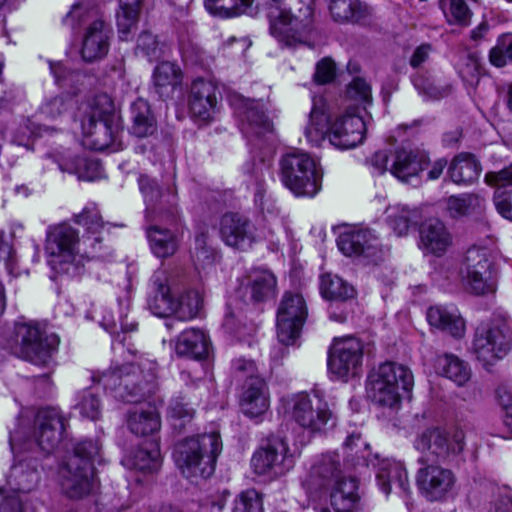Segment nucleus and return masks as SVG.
I'll return each mask as SVG.
<instances>
[{"label": "nucleus", "mask_w": 512, "mask_h": 512, "mask_svg": "<svg viewBox=\"0 0 512 512\" xmlns=\"http://www.w3.org/2000/svg\"><path fill=\"white\" fill-rule=\"evenodd\" d=\"M230 103L242 121L240 129L243 135L245 137L254 136L256 133V128L253 127V118L256 115L254 101L235 94L230 96Z\"/></svg>", "instance_id": "obj_47"}, {"label": "nucleus", "mask_w": 512, "mask_h": 512, "mask_svg": "<svg viewBox=\"0 0 512 512\" xmlns=\"http://www.w3.org/2000/svg\"><path fill=\"white\" fill-rule=\"evenodd\" d=\"M420 244L424 252L440 257L452 244V236L442 221L429 219L420 227Z\"/></svg>", "instance_id": "obj_28"}, {"label": "nucleus", "mask_w": 512, "mask_h": 512, "mask_svg": "<svg viewBox=\"0 0 512 512\" xmlns=\"http://www.w3.org/2000/svg\"><path fill=\"white\" fill-rule=\"evenodd\" d=\"M59 169L63 172L77 174L79 178L86 177L84 170L96 167L97 163L81 157L62 159L58 163Z\"/></svg>", "instance_id": "obj_60"}, {"label": "nucleus", "mask_w": 512, "mask_h": 512, "mask_svg": "<svg viewBox=\"0 0 512 512\" xmlns=\"http://www.w3.org/2000/svg\"><path fill=\"white\" fill-rule=\"evenodd\" d=\"M416 90L427 100H439L449 93L447 87H438L430 79L418 77L413 80Z\"/></svg>", "instance_id": "obj_58"}, {"label": "nucleus", "mask_w": 512, "mask_h": 512, "mask_svg": "<svg viewBox=\"0 0 512 512\" xmlns=\"http://www.w3.org/2000/svg\"><path fill=\"white\" fill-rule=\"evenodd\" d=\"M168 47L164 42L158 40L156 35L145 31L138 39L135 52L137 55L147 58L149 61H155L165 56Z\"/></svg>", "instance_id": "obj_46"}, {"label": "nucleus", "mask_w": 512, "mask_h": 512, "mask_svg": "<svg viewBox=\"0 0 512 512\" xmlns=\"http://www.w3.org/2000/svg\"><path fill=\"white\" fill-rule=\"evenodd\" d=\"M477 200L478 197L472 194L452 195L447 199V210L452 217H461L469 211L473 202Z\"/></svg>", "instance_id": "obj_57"}, {"label": "nucleus", "mask_w": 512, "mask_h": 512, "mask_svg": "<svg viewBox=\"0 0 512 512\" xmlns=\"http://www.w3.org/2000/svg\"><path fill=\"white\" fill-rule=\"evenodd\" d=\"M512 61V34H503L498 37L496 45L489 52L490 63L498 68L504 67Z\"/></svg>", "instance_id": "obj_52"}, {"label": "nucleus", "mask_w": 512, "mask_h": 512, "mask_svg": "<svg viewBox=\"0 0 512 512\" xmlns=\"http://www.w3.org/2000/svg\"><path fill=\"white\" fill-rule=\"evenodd\" d=\"M280 171L283 184L296 196L313 197L321 189L322 174L308 153L295 150L285 154Z\"/></svg>", "instance_id": "obj_7"}, {"label": "nucleus", "mask_w": 512, "mask_h": 512, "mask_svg": "<svg viewBox=\"0 0 512 512\" xmlns=\"http://www.w3.org/2000/svg\"><path fill=\"white\" fill-rule=\"evenodd\" d=\"M83 136L91 149L117 151L121 144L116 142L119 133V117L115 104L107 93L97 94L89 104L81 120Z\"/></svg>", "instance_id": "obj_2"}, {"label": "nucleus", "mask_w": 512, "mask_h": 512, "mask_svg": "<svg viewBox=\"0 0 512 512\" xmlns=\"http://www.w3.org/2000/svg\"><path fill=\"white\" fill-rule=\"evenodd\" d=\"M18 355L36 365H45L56 352L59 338L56 334H46L32 323L17 327Z\"/></svg>", "instance_id": "obj_18"}, {"label": "nucleus", "mask_w": 512, "mask_h": 512, "mask_svg": "<svg viewBox=\"0 0 512 512\" xmlns=\"http://www.w3.org/2000/svg\"><path fill=\"white\" fill-rule=\"evenodd\" d=\"M92 20L88 7L83 3L77 2L72 5L70 11L63 18V24L72 30H76L81 26H87Z\"/></svg>", "instance_id": "obj_56"}, {"label": "nucleus", "mask_w": 512, "mask_h": 512, "mask_svg": "<svg viewBox=\"0 0 512 512\" xmlns=\"http://www.w3.org/2000/svg\"><path fill=\"white\" fill-rule=\"evenodd\" d=\"M262 142L265 157H272L275 153L278 138L273 123L263 114L258 112V148Z\"/></svg>", "instance_id": "obj_50"}, {"label": "nucleus", "mask_w": 512, "mask_h": 512, "mask_svg": "<svg viewBox=\"0 0 512 512\" xmlns=\"http://www.w3.org/2000/svg\"><path fill=\"white\" fill-rule=\"evenodd\" d=\"M366 124L363 118L350 111L330 122L328 115L314 102L305 128L308 139L328 136L330 143L341 150L351 149L364 140Z\"/></svg>", "instance_id": "obj_3"}, {"label": "nucleus", "mask_w": 512, "mask_h": 512, "mask_svg": "<svg viewBox=\"0 0 512 512\" xmlns=\"http://www.w3.org/2000/svg\"><path fill=\"white\" fill-rule=\"evenodd\" d=\"M481 172V165L473 154L460 153L456 155L447 168V176L455 184H471L476 181Z\"/></svg>", "instance_id": "obj_35"}, {"label": "nucleus", "mask_w": 512, "mask_h": 512, "mask_svg": "<svg viewBox=\"0 0 512 512\" xmlns=\"http://www.w3.org/2000/svg\"><path fill=\"white\" fill-rule=\"evenodd\" d=\"M419 220L420 212L416 208L396 205L387 210V223L398 236L406 235L411 227L419 223Z\"/></svg>", "instance_id": "obj_41"}, {"label": "nucleus", "mask_w": 512, "mask_h": 512, "mask_svg": "<svg viewBox=\"0 0 512 512\" xmlns=\"http://www.w3.org/2000/svg\"><path fill=\"white\" fill-rule=\"evenodd\" d=\"M491 500L479 508V512H512V497L500 488L490 486Z\"/></svg>", "instance_id": "obj_53"}, {"label": "nucleus", "mask_w": 512, "mask_h": 512, "mask_svg": "<svg viewBox=\"0 0 512 512\" xmlns=\"http://www.w3.org/2000/svg\"><path fill=\"white\" fill-rule=\"evenodd\" d=\"M76 408L82 416L91 420L98 419L101 413V401L97 392L92 388L83 390L78 395Z\"/></svg>", "instance_id": "obj_51"}, {"label": "nucleus", "mask_w": 512, "mask_h": 512, "mask_svg": "<svg viewBox=\"0 0 512 512\" xmlns=\"http://www.w3.org/2000/svg\"><path fill=\"white\" fill-rule=\"evenodd\" d=\"M127 425L133 434L146 436L160 430L161 420L155 408H140L129 412Z\"/></svg>", "instance_id": "obj_39"}, {"label": "nucleus", "mask_w": 512, "mask_h": 512, "mask_svg": "<svg viewBox=\"0 0 512 512\" xmlns=\"http://www.w3.org/2000/svg\"><path fill=\"white\" fill-rule=\"evenodd\" d=\"M111 35V28L103 19L90 21L82 35L80 53L83 60L93 62L105 57L109 51Z\"/></svg>", "instance_id": "obj_26"}, {"label": "nucleus", "mask_w": 512, "mask_h": 512, "mask_svg": "<svg viewBox=\"0 0 512 512\" xmlns=\"http://www.w3.org/2000/svg\"><path fill=\"white\" fill-rule=\"evenodd\" d=\"M414 385L411 370L395 362H385L369 374L367 391L373 402L384 407H395L400 403L399 389L409 393Z\"/></svg>", "instance_id": "obj_6"}, {"label": "nucleus", "mask_w": 512, "mask_h": 512, "mask_svg": "<svg viewBox=\"0 0 512 512\" xmlns=\"http://www.w3.org/2000/svg\"><path fill=\"white\" fill-rule=\"evenodd\" d=\"M308 309L299 293L285 292L276 316L277 338L284 345H293L300 337Z\"/></svg>", "instance_id": "obj_17"}, {"label": "nucleus", "mask_w": 512, "mask_h": 512, "mask_svg": "<svg viewBox=\"0 0 512 512\" xmlns=\"http://www.w3.org/2000/svg\"><path fill=\"white\" fill-rule=\"evenodd\" d=\"M456 476L451 469L427 464L418 469L416 484L421 495L430 502L443 501L452 493Z\"/></svg>", "instance_id": "obj_22"}, {"label": "nucleus", "mask_w": 512, "mask_h": 512, "mask_svg": "<svg viewBox=\"0 0 512 512\" xmlns=\"http://www.w3.org/2000/svg\"><path fill=\"white\" fill-rule=\"evenodd\" d=\"M358 480L355 477H343L329 489L330 504L335 512H357L360 508Z\"/></svg>", "instance_id": "obj_29"}, {"label": "nucleus", "mask_w": 512, "mask_h": 512, "mask_svg": "<svg viewBox=\"0 0 512 512\" xmlns=\"http://www.w3.org/2000/svg\"><path fill=\"white\" fill-rule=\"evenodd\" d=\"M336 76V65L332 58L324 57L317 62L313 79L317 84L332 82Z\"/></svg>", "instance_id": "obj_59"}, {"label": "nucleus", "mask_w": 512, "mask_h": 512, "mask_svg": "<svg viewBox=\"0 0 512 512\" xmlns=\"http://www.w3.org/2000/svg\"><path fill=\"white\" fill-rule=\"evenodd\" d=\"M248 221L236 214H225L220 223L221 237L231 247L245 250L252 246V239L247 232Z\"/></svg>", "instance_id": "obj_31"}, {"label": "nucleus", "mask_w": 512, "mask_h": 512, "mask_svg": "<svg viewBox=\"0 0 512 512\" xmlns=\"http://www.w3.org/2000/svg\"><path fill=\"white\" fill-rule=\"evenodd\" d=\"M188 104L194 118L203 123L211 122L217 114V86L210 80L195 79L191 84Z\"/></svg>", "instance_id": "obj_25"}, {"label": "nucleus", "mask_w": 512, "mask_h": 512, "mask_svg": "<svg viewBox=\"0 0 512 512\" xmlns=\"http://www.w3.org/2000/svg\"><path fill=\"white\" fill-rule=\"evenodd\" d=\"M329 12L338 23H358L368 16V7L359 0H331Z\"/></svg>", "instance_id": "obj_38"}, {"label": "nucleus", "mask_w": 512, "mask_h": 512, "mask_svg": "<svg viewBox=\"0 0 512 512\" xmlns=\"http://www.w3.org/2000/svg\"><path fill=\"white\" fill-rule=\"evenodd\" d=\"M363 342L349 336L334 339L328 350L327 367L338 379L347 382L362 372Z\"/></svg>", "instance_id": "obj_15"}, {"label": "nucleus", "mask_w": 512, "mask_h": 512, "mask_svg": "<svg viewBox=\"0 0 512 512\" xmlns=\"http://www.w3.org/2000/svg\"><path fill=\"white\" fill-rule=\"evenodd\" d=\"M237 381H243L239 392V409L243 415L253 419L256 416V365L254 361L237 359L234 362Z\"/></svg>", "instance_id": "obj_27"}, {"label": "nucleus", "mask_w": 512, "mask_h": 512, "mask_svg": "<svg viewBox=\"0 0 512 512\" xmlns=\"http://www.w3.org/2000/svg\"><path fill=\"white\" fill-rule=\"evenodd\" d=\"M376 481L380 489L388 495L392 485L400 490H409L408 475L402 463L397 461L383 462L377 472Z\"/></svg>", "instance_id": "obj_36"}, {"label": "nucleus", "mask_w": 512, "mask_h": 512, "mask_svg": "<svg viewBox=\"0 0 512 512\" xmlns=\"http://www.w3.org/2000/svg\"><path fill=\"white\" fill-rule=\"evenodd\" d=\"M512 345V328L507 320H495L488 326L478 327L473 340V351L484 365L503 358Z\"/></svg>", "instance_id": "obj_13"}, {"label": "nucleus", "mask_w": 512, "mask_h": 512, "mask_svg": "<svg viewBox=\"0 0 512 512\" xmlns=\"http://www.w3.org/2000/svg\"><path fill=\"white\" fill-rule=\"evenodd\" d=\"M129 468L144 473H153L160 468L161 455L156 443H150L149 447H143L135 451L126 459Z\"/></svg>", "instance_id": "obj_43"}, {"label": "nucleus", "mask_w": 512, "mask_h": 512, "mask_svg": "<svg viewBox=\"0 0 512 512\" xmlns=\"http://www.w3.org/2000/svg\"><path fill=\"white\" fill-rule=\"evenodd\" d=\"M209 339L200 329H186L179 334L175 343V353L180 357L202 359L208 355Z\"/></svg>", "instance_id": "obj_34"}, {"label": "nucleus", "mask_w": 512, "mask_h": 512, "mask_svg": "<svg viewBox=\"0 0 512 512\" xmlns=\"http://www.w3.org/2000/svg\"><path fill=\"white\" fill-rule=\"evenodd\" d=\"M494 203L497 211L512 221V184L507 188H496Z\"/></svg>", "instance_id": "obj_62"}, {"label": "nucleus", "mask_w": 512, "mask_h": 512, "mask_svg": "<svg viewBox=\"0 0 512 512\" xmlns=\"http://www.w3.org/2000/svg\"><path fill=\"white\" fill-rule=\"evenodd\" d=\"M277 280L273 272L258 268V301L274 299L277 295Z\"/></svg>", "instance_id": "obj_54"}, {"label": "nucleus", "mask_w": 512, "mask_h": 512, "mask_svg": "<svg viewBox=\"0 0 512 512\" xmlns=\"http://www.w3.org/2000/svg\"><path fill=\"white\" fill-rule=\"evenodd\" d=\"M391 160L389 172L398 180L409 183L429 167L430 153L419 146L401 145L391 152Z\"/></svg>", "instance_id": "obj_21"}, {"label": "nucleus", "mask_w": 512, "mask_h": 512, "mask_svg": "<svg viewBox=\"0 0 512 512\" xmlns=\"http://www.w3.org/2000/svg\"><path fill=\"white\" fill-rule=\"evenodd\" d=\"M321 296L331 302L329 318L339 323L345 322L353 313L357 291L348 281L336 274L325 273L320 276Z\"/></svg>", "instance_id": "obj_19"}, {"label": "nucleus", "mask_w": 512, "mask_h": 512, "mask_svg": "<svg viewBox=\"0 0 512 512\" xmlns=\"http://www.w3.org/2000/svg\"><path fill=\"white\" fill-rule=\"evenodd\" d=\"M414 446L435 461L457 463L464 450L465 434L459 429L429 428L417 436Z\"/></svg>", "instance_id": "obj_11"}, {"label": "nucleus", "mask_w": 512, "mask_h": 512, "mask_svg": "<svg viewBox=\"0 0 512 512\" xmlns=\"http://www.w3.org/2000/svg\"><path fill=\"white\" fill-rule=\"evenodd\" d=\"M497 395L499 403L505 411L503 424L510 433L509 437H512V389L504 386L499 387Z\"/></svg>", "instance_id": "obj_63"}, {"label": "nucleus", "mask_w": 512, "mask_h": 512, "mask_svg": "<svg viewBox=\"0 0 512 512\" xmlns=\"http://www.w3.org/2000/svg\"><path fill=\"white\" fill-rule=\"evenodd\" d=\"M202 299L197 291H187L180 297H176L174 306L175 315L178 319L186 321L195 318L201 308Z\"/></svg>", "instance_id": "obj_49"}, {"label": "nucleus", "mask_w": 512, "mask_h": 512, "mask_svg": "<svg viewBox=\"0 0 512 512\" xmlns=\"http://www.w3.org/2000/svg\"><path fill=\"white\" fill-rule=\"evenodd\" d=\"M492 267L486 249L469 248L460 268L466 289L475 295L494 293L496 278Z\"/></svg>", "instance_id": "obj_16"}, {"label": "nucleus", "mask_w": 512, "mask_h": 512, "mask_svg": "<svg viewBox=\"0 0 512 512\" xmlns=\"http://www.w3.org/2000/svg\"><path fill=\"white\" fill-rule=\"evenodd\" d=\"M156 93L162 98H170L183 82V72L177 63L162 61L157 64L152 74Z\"/></svg>", "instance_id": "obj_30"}, {"label": "nucleus", "mask_w": 512, "mask_h": 512, "mask_svg": "<svg viewBox=\"0 0 512 512\" xmlns=\"http://www.w3.org/2000/svg\"><path fill=\"white\" fill-rule=\"evenodd\" d=\"M294 466L293 455L281 434H269L261 439L258 446V477L263 476L264 482L273 481Z\"/></svg>", "instance_id": "obj_12"}, {"label": "nucleus", "mask_w": 512, "mask_h": 512, "mask_svg": "<svg viewBox=\"0 0 512 512\" xmlns=\"http://www.w3.org/2000/svg\"><path fill=\"white\" fill-rule=\"evenodd\" d=\"M99 446L92 440L78 443L74 454L60 469L63 492L72 499L88 495L95 487L92 459L98 455Z\"/></svg>", "instance_id": "obj_5"}, {"label": "nucleus", "mask_w": 512, "mask_h": 512, "mask_svg": "<svg viewBox=\"0 0 512 512\" xmlns=\"http://www.w3.org/2000/svg\"><path fill=\"white\" fill-rule=\"evenodd\" d=\"M347 96L361 103H369L372 100L371 87L361 77H355L347 87Z\"/></svg>", "instance_id": "obj_61"}, {"label": "nucleus", "mask_w": 512, "mask_h": 512, "mask_svg": "<svg viewBox=\"0 0 512 512\" xmlns=\"http://www.w3.org/2000/svg\"><path fill=\"white\" fill-rule=\"evenodd\" d=\"M427 320L431 326L453 337H461L465 330L464 321L454 306L435 305L430 307L427 311Z\"/></svg>", "instance_id": "obj_33"}, {"label": "nucleus", "mask_w": 512, "mask_h": 512, "mask_svg": "<svg viewBox=\"0 0 512 512\" xmlns=\"http://www.w3.org/2000/svg\"><path fill=\"white\" fill-rule=\"evenodd\" d=\"M45 254L52 270L56 273H69L82 257L78 231L65 223L49 226Z\"/></svg>", "instance_id": "obj_8"}, {"label": "nucleus", "mask_w": 512, "mask_h": 512, "mask_svg": "<svg viewBox=\"0 0 512 512\" xmlns=\"http://www.w3.org/2000/svg\"><path fill=\"white\" fill-rule=\"evenodd\" d=\"M222 442L217 432L187 437L176 445L174 458L187 478H208L214 471Z\"/></svg>", "instance_id": "obj_4"}, {"label": "nucleus", "mask_w": 512, "mask_h": 512, "mask_svg": "<svg viewBox=\"0 0 512 512\" xmlns=\"http://www.w3.org/2000/svg\"><path fill=\"white\" fill-rule=\"evenodd\" d=\"M337 245L344 255L359 258L366 264L377 265L384 258L378 237L369 229L345 231L338 236Z\"/></svg>", "instance_id": "obj_20"}, {"label": "nucleus", "mask_w": 512, "mask_h": 512, "mask_svg": "<svg viewBox=\"0 0 512 512\" xmlns=\"http://www.w3.org/2000/svg\"><path fill=\"white\" fill-rule=\"evenodd\" d=\"M147 237L153 254L159 258L170 257L178 249L177 238L168 229L151 226L147 229Z\"/></svg>", "instance_id": "obj_42"}, {"label": "nucleus", "mask_w": 512, "mask_h": 512, "mask_svg": "<svg viewBox=\"0 0 512 512\" xmlns=\"http://www.w3.org/2000/svg\"><path fill=\"white\" fill-rule=\"evenodd\" d=\"M129 121V132L138 138L149 137L157 131V119L150 104L143 98L131 103Z\"/></svg>", "instance_id": "obj_32"}, {"label": "nucleus", "mask_w": 512, "mask_h": 512, "mask_svg": "<svg viewBox=\"0 0 512 512\" xmlns=\"http://www.w3.org/2000/svg\"><path fill=\"white\" fill-rule=\"evenodd\" d=\"M74 221L86 229L89 236L84 242L89 241V245L96 252L97 245L102 241L100 232L105 226L97 206L92 203L88 204L79 214L75 215Z\"/></svg>", "instance_id": "obj_40"}, {"label": "nucleus", "mask_w": 512, "mask_h": 512, "mask_svg": "<svg viewBox=\"0 0 512 512\" xmlns=\"http://www.w3.org/2000/svg\"><path fill=\"white\" fill-rule=\"evenodd\" d=\"M65 429L64 417L54 407L40 409L34 420L31 435L26 436L22 426L10 433V446L13 452L21 450L27 441L36 443L42 450L50 452L59 443Z\"/></svg>", "instance_id": "obj_9"}, {"label": "nucleus", "mask_w": 512, "mask_h": 512, "mask_svg": "<svg viewBox=\"0 0 512 512\" xmlns=\"http://www.w3.org/2000/svg\"><path fill=\"white\" fill-rule=\"evenodd\" d=\"M435 370L458 386H463L471 377V371L466 362L454 354L445 353L437 356L435 360Z\"/></svg>", "instance_id": "obj_37"}, {"label": "nucleus", "mask_w": 512, "mask_h": 512, "mask_svg": "<svg viewBox=\"0 0 512 512\" xmlns=\"http://www.w3.org/2000/svg\"><path fill=\"white\" fill-rule=\"evenodd\" d=\"M253 0H204L207 11L221 18H230L244 13Z\"/></svg>", "instance_id": "obj_45"}, {"label": "nucleus", "mask_w": 512, "mask_h": 512, "mask_svg": "<svg viewBox=\"0 0 512 512\" xmlns=\"http://www.w3.org/2000/svg\"><path fill=\"white\" fill-rule=\"evenodd\" d=\"M223 327L228 333L243 337L245 335L246 322L243 321L241 313L235 314L232 311H227L223 320Z\"/></svg>", "instance_id": "obj_64"}, {"label": "nucleus", "mask_w": 512, "mask_h": 512, "mask_svg": "<svg viewBox=\"0 0 512 512\" xmlns=\"http://www.w3.org/2000/svg\"><path fill=\"white\" fill-rule=\"evenodd\" d=\"M156 364H126L120 368L104 372L93 381L102 385L106 391L123 402L138 403L151 395L156 389Z\"/></svg>", "instance_id": "obj_1"}, {"label": "nucleus", "mask_w": 512, "mask_h": 512, "mask_svg": "<svg viewBox=\"0 0 512 512\" xmlns=\"http://www.w3.org/2000/svg\"><path fill=\"white\" fill-rule=\"evenodd\" d=\"M293 420L310 435H323L331 430L337 417L328 402L318 393H299L292 399Z\"/></svg>", "instance_id": "obj_10"}, {"label": "nucleus", "mask_w": 512, "mask_h": 512, "mask_svg": "<svg viewBox=\"0 0 512 512\" xmlns=\"http://www.w3.org/2000/svg\"><path fill=\"white\" fill-rule=\"evenodd\" d=\"M142 0H119L117 12V26L122 40H127L131 30L135 27L140 12Z\"/></svg>", "instance_id": "obj_44"}, {"label": "nucleus", "mask_w": 512, "mask_h": 512, "mask_svg": "<svg viewBox=\"0 0 512 512\" xmlns=\"http://www.w3.org/2000/svg\"><path fill=\"white\" fill-rule=\"evenodd\" d=\"M459 76L470 85L477 84L480 79V64L473 54L465 55L458 67Z\"/></svg>", "instance_id": "obj_55"}, {"label": "nucleus", "mask_w": 512, "mask_h": 512, "mask_svg": "<svg viewBox=\"0 0 512 512\" xmlns=\"http://www.w3.org/2000/svg\"><path fill=\"white\" fill-rule=\"evenodd\" d=\"M176 287L171 273L164 268L151 277V291L147 299L148 309L158 317H168L175 312Z\"/></svg>", "instance_id": "obj_24"}, {"label": "nucleus", "mask_w": 512, "mask_h": 512, "mask_svg": "<svg viewBox=\"0 0 512 512\" xmlns=\"http://www.w3.org/2000/svg\"><path fill=\"white\" fill-rule=\"evenodd\" d=\"M343 477L338 455L324 454L312 466L303 487L310 498L319 500Z\"/></svg>", "instance_id": "obj_23"}, {"label": "nucleus", "mask_w": 512, "mask_h": 512, "mask_svg": "<svg viewBox=\"0 0 512 512\" xmlns=\"http://www.w3.org/2000/svg\"><path fill=\"white\" fill-rule=\"evenodd\" d=\"M271 35L285 46L304 44L314 30V0H307L299 15L289 18L285 13H270Z\"/></svg>", "instance_id": "obj_14"}, {"label": "nucleus", "mask_w": 512, "mask_h": 512, "mask_svg": "<svg viewBox=\"0 0 512 512\" xmlns=\"http://www.w3.org/2000/svg\"><path fill=\"white\" fill-rule=\"evenodd\" d=\"M439 6L448 23L468 26L472 18V11L464 0H439Z\"/></svg>", "instance_id": "obj_48"}]
</instances>
